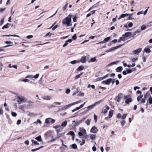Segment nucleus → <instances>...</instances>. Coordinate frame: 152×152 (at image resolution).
Listing matches in <instances>:
<instances>
[{"mask_svg": "<svg viewBox=\"0 0 152 152\" xmlns=\"http://www.w3.org/2000/svg\"><path fill=\"white\" fill-rule=\"evenodd\" d=\"M118 62V61H117V62H112L111 63L109 64H108V66H111L112 65L116 64V62Z\"/></svg>", "mask_w": 152, "mask_h": 152, "instance_id": "54", "label": "nucleus"}, {"mask_svg": "<svg viewBox=\"0 0 152 152\" xmlns=\"http://www.w3.org/2000/svg\"><path fill=\"white\" fill-rule=\"evenodd\" d=\"M4 18L2 19L0 22V26H1L4 23Z\"/></svg>", "mask_w": 152, "mask_h": 152, "instance_id": "50", "label": "nucleus"}, {"mask_svg": "<svg viewBox=\"0 0 152 152\" xmlns=\"http://www.w3.org/2000/svg\"><path fill=\"white\" fill-rule=\"evenodd\" d=\"M26 78L27 79H32L33 78V75H28L26 77Z\"/></svg>", "mask_w": 152, "mask_h": 152, "instance_id": "40", "label": "nucleus"}, {"mask_svg": "<svg viewBox=\"0 0 152 152\" xmlns=\"http://www.w3.org/2000/svg\"><path fill=\"white\" fill-rule=\"evenodd\" d=\"M144 51L147 53H149L151 52V50L149 48H145L144 49Z\"/></svg>", "mask_w": 152, "mask_h": 152, "instance_id": "23", "label": "nucleus"}, {"mask_svg": "<svg viewBox=\"0 0 152 152\" xmlns=\"http://www.w3.org/2000/svg\"><path fill=\"white\" fill-rule=\"evenodd\" d=\"M81 102V101H77L76 102H74V103H71V104L72 105V106H73L74 105H75V104H77L78 103H80V102Z\"/></svg>", "mask_w": 152, "mask_h": 152, "instance_id": "46", "label": "nucleus"}, {"mask_svg": "<svg viewBox=\"0 0 152 152\" xmlns=\"http://www.w3.org/2000/svg\"><path fill=\"white\" fill-rule=\"evenodd\" d=\"M50 119H51L50 118H46L45 120V123L46 124H50Z\"/></svg>", "mask_w": 152, "mask_h": 152, "instance_id": "21", "label": "nucleus"}, {"mask_svg": "<svg viewBox=\"0 0 152 152\" xmlns=\"http://www.w3.org/2000/svg\"><path fill=\"white\" fill-rule=\"evenodd\" d=\"M80 131H81L82 133L84 135L86 134V130L84 129H82L81 130H80Z\"/></svg>", "mask_w": 152, "mask_h": 152, "instance_id": "35", "label": "nucleus"}, {"mask_svg": "<svg viewBox=\"0 0 152 152\" xmlns=\"http://www.w3.org/2000/svg\"><path fill=\"white\" fill-rule=\"evenodd\" d=\"M124 98L126 99L125 102L126 104H129V102L132 101V99L130 98L129 95L125 96Z\"/></svg>", "mask_w": 152, "mask_h": 152, "instance_id": "3", "label": "nucleus"}, {"mask_svg": "<svg viewBox=\"0 0 152 152\" xmlns=\"http://www.w3.org/2000/svg\"><path fill=\"white\" fill-rule=\"evenodd\" d=\"M85 119V118H83L82 119L75 121H73V122L75 123V124H73V125L75 126H76L80 124Z\"/></svg>", "mask_w": 152, "mask_h": 152, "instance_id": "7", "label": "nucleus"}, {"mask_svg": "<svg viewBox=\"0 0 152 152\" xmlns=\"http://www.w3.org/2000/svg\"><path fill=\"white\" fill-rule=\"evenodd\" d=\"M102 100H99V101L95 102L93 104L94 105V106H95L96 105L99 104L101 102H102Z\"/></svg>", "mask_w": 152, "mask_h": 152, "instance_id": "29", "label": "nucleus"}, {"mask_svg": "<svg viewBox=\"0 0 152 152\" xmlns=\"http://www.w3.org/2000/svg\"><path fill=\"white\" fill-rule=\"evenodd\" d=\"M91 120L89 119H87L85 121V123L87 125L89 126L90 124V122Z\"/></svg>", "mask_w": 152, "mask_h": 152, "instance_id": "33", "label": "nucleus"}, {"mask_svg": "<svg viewBox=\"0 0 152 152\" xmlns=\"http://www.w3.org/2000/svg\"><path fill=\"white\" fill-rule=\"evenodd\" d=\"M72 39L73 40H75L77 38V36L76 35V34H74L72 37Z\"/></svg>", "mask_w": 152, "mask_h": 152, "instance_id": "49", "label": "nucleus"}, {"mask_svg": "<svg viewBox=\"0 0 152 152\" xmlns=\"http://www.w3.org/2000/svg\"><path fill=\"white\" fill-rule=\"evenodd\" d=\"M29 80H28L26 78V79H24L22 80H21V81H23V82H24L26 83V82H28Z\"/></svg>", "mask_w": 152, "mask_h": 152, "instance_id": "47", "label": "nucleus"}, {"mask_svg": "<svg viewBox=\"0 0 152 152\" xmlns=\"http://www.w3.org/2000/svg\"><path fill=\"white\" fill-rule=\"evenodd\" d=\"M129 16L128 17V19L129 20H134V18H133L132 17V16L133 15V14H129Z\"/></svg>", "mask_w": 152, "mask_h": 152, "instance_id": "28", "label": "nucleus"}, {"mask_svg": "<svg viewBox=\"0 0 152 152\" xmlns=\"http://www.w3.org/2000/svg\"><path fill=\"white\" fill-rule=\"evenodd\" d=\"M90 138L92 140H94L95 139L96 137V134H90Z\"/></svg>", "mask_w": 152, "mask_h": 152, "instance_id": "16", "label": "nucleus"}, {"mask_svg": "<svg viewBox=\"0 0 152 152\" xmlns=\"http://www.w3.org/2000/svg\"><path fill=\"white\" fill-rule=\"evenodd\" d=\"M17 99L18 100H17V102L19 104H20L22 102H25L26 101L25 97L23 96H18Z\"/></svg>", "mask_w": 152, "mask_h": 152, "instance_id": "2", "label": "nucleus"}, {"mask_svg": "<svg viewBox=\"0 0 152 152\" xmlns=\"http://www.w3.org/2000/svg\"><path fill=\"white\" fill-rule=\"evenodd\" d=\"M145 99H144V98L142 99L140 102L141 103H145Z\"/></svg>", "mask_w": 152, "mask_h": 152, "instance_id": "62", "label": "nucleus"}, {"mask_svg": "<svg viewBox=\"0 0 152 152\" xmlns=\"http://www.w3.org/2000/svg\"><path fill=\"white\" fill-rule=\"evenodd\" d=\"M112 79L109 78L107 80L103 81L102 82V83L104 84L107 85H109L111 83Z\"/></svg>", "mask_w": 152, "mask_h": 152, "instance_id": "5", "label": "nucleus"}, {"mask_svg": "<svg viewBox=\"0 0 152 152\" xmlns=\"http://www.w3.org/2000/svg\"><path fill=\"white\" fill-rule=\"evenodd\" d=\"M72 15L69 14L67 16L63 19L62 23L64 26L66 25V26H71L72 25L71 18Z\"/></svg>", "mask_w": 152, "mask_h": 152, "instance_id": "1", "label": "nucleus"}, {"mask_svg": "<svg viewBox=\"0 0 152 152\" xmlns=\"http://www.w3.org/2000/svg\"><path fill=\"white\" fill-rule=\"evenodd\" d=\"M37 123H38L39 124H41L42 123L41 121L39 119H38L37 122H34V124H37Z\"/></svg>", "mask_w": 152, "mask_h": 152, "instance_id": "44", "label": "nucleus"}, {"mask_svg": "<svg viewBox=\"0 0 152 152\" xmlns=\"http://www.w3.org/2000/svg\"><path fill=\"white\" fill-rule=\"evenodd\" d=\"M72 106L71 104H69L67 105L64 106L62 108V110H64L66 109L68 107H70Z\"/></svg>", "mask_w": 152, "mask_h": 152, "instance_id": "18", "label": "nucleus"}, {"mask_svg": "<svg viewBox=\"0 0 152 152\" xmlns=\"http://www.w3.org/2000/svg\"><path fill=\"white\" fill-rule=\"evenodd\" d=\"M50 121L52 124H54L55 122V120L54 119H53L51 118V119H50Z\"/></svg>", "mask_w": 152, "mask_h": 152, "instance_id": "55", "label": "nucleus"}, {"mask_svg": "<svg viewBox=\"0 0 152 152\" xmlns=\"http://www.w3.org/2000/svg\"><path fill=\"white\" fill-rule=\"evenodd\" d=\"M98 131V129L97 127L95 126H94L91 128L90 130V132L94 133H96Z\"/></svg>", "mask_w": 152, "mask_h": 152, "instance_id": "8", "label": "nucleus"}, {"mask_svg": "<svg viewBox=\"0 0 152 152\" xmlns=\"http://www.w3.org/2000/svg\"><path fill=\"white\" fill-rule=\"evenodd\" d=\"M132 35V33L131 32H126L124 35H123L122 36H125L126 37H128Z\"/></svg>", "mask_w": 152, "mask_h": 152, "instance_id": "13", "label": "nucleus"}, {"mask_svg": "<svg viewBox=\"0 0 152 152\" xmlns=\"http://www.w3.org/2000/svg\"><path fill=\"white\" fill-rule=\"evenodd\" d=\"M98 3H97L94 5L92 7V9H93V8H95L98 5Z\"/></svg>", "mask_w": 152, "mask_h": 152, "instance_id": "57", "label": "nucleus"}, {"mask_svg": "<svg viewBox=\"0 0 152 152\" xmlns=\"http://www.w3.org/2000/svg\"><path fill=\"white\" fill-rule=\"evenodd\" d=\"M150 96H150V94L148 92H147L144 95V99H146L147 98H149Z\"/></svg>", "mask_w": 152, "mask_h": 152, "instance_id": "17", "label": "nucleus"}, {"mask_svg": "<svg viewBox=\"0 0 152 152\" xmlns=\"http://www.w3.org/2000/svg\"><path fill=\"white\" fill-rule=\"evenodd\" d=\"M35 139L39 142L41 141H42V139L41 136H39L38 137H36Z\"/></svg>", "mask_w": 152, "mask_h": 152, "instance_id": "27", "label": "nucleus"}, {"mask_svg": "<svg viewBox=\"0 0 152 152\" xmlns=\"http://www.w3.org/2000/svg\"><path fill=\"white\" fill-rule=\"evenodd\" d=\"M28 116L31 117H34L36 116V115L34 113L29 112L28 114Z\"/></svg>", "mask_w": 152, "mask_h": 152, "instance_id": "15", "label": "nucleus"}, {"mask_svg": "<svg viewBox=\"0 0 152 152\" xmlns=\"http://www.w3.org/2000/svg\"><path fill=\"white\" fill-rule=\"evenodd\" d=\"M84 68V67L83 66H80L77 68V70L78 71H80L83 70Z\"/></svg>", "mask_w": 152, "mask_h": 152, "instance_id": "20", "label": "nucleus"}, {"mask_svg": "<svg viewBox=\"0 0 152 152\" xmlns=\"http://www.w3.org/2000/svg\"><path fill=\"white\" fill-rule=\"evenodd\" d=\"M113 113V110H111L110 111L109 113V118H111L112 117Z\"/></svg>", "mask_w": 152, "mask_h": 152, "instance_id": "22", "label": "nucleus"}, {"mask_svg": "<svg viewBox=\"0 0 152 152\" xmlns=\"http://www.w3.org/2000/svg\"><path fill=\"white\" fill-rule=\"evenodd\" d=\"M103 80V77H100L96 79V80L97 81L101 80Z\"/></svg>", "mask_w": 152, "mask_h": 152, "instance_id": "53", "label": "nucleus"}, {"mask_svg": "<svg viewBox=\"0 0 152 152\" xmlns=\"http://www.w3.org/2000/svg\"><path fill=\"white\" fill-rule=\"evenodd\" d=\"M148 102L150 104H152V97L151 96H150L149 98Z\"/></svg>", "mask_w": 152, "mask_h": 152, "instance_id": "32", "label": "nucleus"}, {"mask_svg": "<svg viewBox=\"0 0 152 152\" xmlns=\"http://www.w3.org/2000/svg\"><path fill=\"white\" fill-rule=\"evenodd\" d=\"M11 114L14 117H16L17 115L16 113L13 112H12Z\"/></svg>", "mask_w": 152, "mask_h": 152, "instance_id": "51", "label": "nucleus"}, {"mask_svg": "<svg viewBox=\"0 0 152 152\" xmlns=\"http://www.w3.org/2000/svg\"><path fill=\"white\" fill-rule=\"evenodd\" d=\"M122 70V68L121 66H119L116 69V71L117 72H120Z\"/></svg>", "mask_w": 152, "mask_h": 152, "instance_id": "24", "label": "nucleus"}, {"mask_svg": "<svg viewBox=\"0 0 152 152\" xmlns=\"http://www.w3.org/2000/svg\"><path fill=\"white\" fill-rule=\"evenodd\" d=\"M67 121L66 120L64 121L61 124V126L62 127H65L66 126L67 124Z\"/></svg>", "mask_w": 152, "mask_h": 152, "instance_id": "19", "label": "nucleus"}, {"mask_svg": "<svg viewBox=\"0 0 152 152\" xmlns=\"http://www.w3.org/2000/svg\"><path fill=\"white\" fill-rule=\"evenodd\" d=\"M6 9V8H0V12H3Z\"/></svg>", "mask_w": 152, "mask_h": 152, "instance_id": "63", "label": "nucleus"}, {"mask_svg": "<svg viewBox=\"0 0 152 152\" xmlns=\"http://www.w3.org/2000/svg\"><path fill=\"white\" fill-rule=\"evenodd\" d=\"M143 96L142 95H141L137 97V101L138 102H139L140 100V99H141L143 97Z\"/></svg>", "mask_w": 152, "mask_h": 152, "instance_id": "36", "label": "nucleus"}, {"mask_svg": "<svg viewBox=\"0 0 152 152\" xmlns=\"http://www.w3.org/2000/svg\"><path fill=\"white\" fill-rule=\"evenodd\" d=\"M2 37H19V36L16 35H4L2 36Z\"/></svg>", "mask_w": 152, "mask_h": 152, "instance_id": "14", "label": "nucleus"}, {"mask_svg": "<svg viewBox=\"0 0 152 152\" xmlns=\"http://www.w3.org/2000/svg\"><path fill=\"white\" fill-rule=\"evenodd\" d=\"M69 134L71 135L72 136H74L75 135V133L73 131H71L67 133V135H68Z\"/></svg>", "mask_w": 152, "mask_h": 152, "instance_id": "31", "label": "nucleus"}, {"mask_svg": "<svg viewBox=\"0 0 152 152\" xmlns=\"http://www.w3.org/2000/svg\"><path fill=\"white\" fill-rule=\"evenodd\" d=\"M80 61L83 63H85L86 62V56H83L80 59Z\"/></svg>", "mask_w": 152, "mask_h": 152, "instance_id": "11", "label": "nucleus"}, {"mask_svg": "<svg viewBox=\"0 0 152 152\" xmlns=\"http://www.w3.org/2000/svg\"><path fill=\"white\" fill-rule=\"evenodd\" d=\"M110 109V107L107 105L105 106L103 109V110L102 111V113L103 114H105L107 112V110Z\"/></svg>", "mask_w": 152, "mask_h": 152, "instance_id": "6", "label": "nucleus"}, {"mask_svg": "<svg viewBox=\"0 0 152 152\" xmlns=\"http://www.w3.org/2000/svg\"><path fill=\"white\" fill-rule=\"evenodd\" d=\"M33 36L32 35H28L26 36V38L28 39L32 38L33 37Z\"/></svg>", "mask_w": 152, "mask_h": 152, "instance_id": "52", "label": "nucleus"}, {"mask_svg": "<svg viewBox=\"0 0 152 152\" xmlns=\"http://www.w3.org/2000/svg\"><path fill=\"white\" fill-rule=\"evenodd\" d=\"M42 98L43 99L46 100H50L51 99V98L50 96L48 95L42 96Z\"/></svg>", "mask_w": 152, "mask_h": 152, "instance_id": "9", "label": "nucleus"}, {"mask_svg": "<svg viewBox=\"0 0 152 152\" xmlns=\"http://www.w3.org/2000/svg\"><path fill=\"white\" fill-rule=\"evenodd\" d=\"M133 23H132V22L128 24V26L129 27H132L133 26Z\"/></svg>", "mask_w": 152, "mask_h": 152, "instance_id": "64", "label": "nucleus"}, {"mask_svg": "<svg viewBox=\"0 0 152 152\" xmlns=\"http://www.w3.org/2000/svg\"><path fill=\"white\" fill-rule=\"evenodd\" d=\"M122 45H120L119 46L112 48H111L110 49H109V50L105 51V52H107V53L111 52L113 51L114 50H115L119 48Z\"/></svg>", "mask_w": 152, "mask_h": 152, "instance_id": "4", "label": "nucleus"}, {"mask_svg": "<svg viewBox=\"0 0 152 152\" xmlns=\"http://www.w3.org/2000/svg\"><path fill=\"white\" fill-rule=\"evenodd\" d=\"M39 76V74H37L34 76H33V78H34V79H37L38 78Z\"/></svg>", "mask_w": 152, "mask_h": 152, "instance_id": "37", "label": "nucleus"}, {"mask_svg": "<svg viewBox=\"0 0 152 152\" xmlns=\"http://www.w3.org/2000/svg\"><path fill=\"white\" fill-rule=\"evenodd\" d=\"M127 114H124L122 116V117L121 118V119L122 120L125 119L126 118V117L127 116Z\"/></svg>", "mask_w": 152, "mask_h": 152, "instance_id": "41", "label": "nucleus"}, {"mask_svg": "<svg viewBox=\"0 0 152 152\" xmlns=\"http://www.w3.org/2000/svg\"><path fill=\"white\" fill-rule=\"evenodd\" d=\"M70 90L69 89H67L66 90V94H68L70 92Z\"/></svg>", "mask_w": 152, "mask_h": 152, "instance_id": "59", "label": "nucleus"}, {"mask_svg": "<svg viewBox=\"0 0 152 152\" xmlns=\"http://www.w3.org/2000/svg\"><path fill=\"white\" fill-rule=\"evenodd\" d=\"M31 142L32 143H34V145H38L39 144V143H38L37 141L34 140H32Z\"/></svg>", "mask_w": 152, "mask_h": 152, "instance_id": "34", "label": "nucleus"}, {"mask_svg": "<svg viewBox=\"0 0 152 152\" xmlns=\"http://www.w3.org/2000/svg\"><path fill=\"white\" fill-rule=\"evenodd\" d=\"M10 24L9 23H7L2 28V29H4L5 28L7 29L9 28L8 25Z\"/></svg>", "mask_w": 152, "mask_h": 152, "instance_id": "26", "label": "nucleus"}, {"mask_svg": "<svg viewBox=\"0 0 152 152\" xmlns=\"http://www.w3.org/2000/svg\"><path fill=\"white\" fill-rule=\"evenodd\" d=\"M126 71L127 74L130 73L132 72V70L129 69H127Z\"/></svg>", "mask_w": 152, "mask_h": 152, "instance_id": "60", "label": "nucleus"}, {"mask_svg": "<svg viewBox=\"0 0 152 152\" xmlns=\"http://www.w3.org/2000/svg\"><path fill=\"white\" fill-rule=\"evenodd\" d=\"M78 62L76 60H74L72 61H70L69 63L72 64H75L76 63H78Z\"/></svg>", "mask_w": 152, "mask_h": 152, "instance_id": "39", "label": "nucleus"}, {"mask_svg": "<svg viewBox=\"0 0 152 152\" xmlns=\"http://www.w3.org/2000/svg\"><path fill=\"white\" fill-rule=\"evenodd\" d=\"M146 26L145 25H142L141 27V29L142 30H144L146 28Z\"/></svg>", "mask_w": 152, "mask_h": 152, "instance_id": "43", "label": "nucleus"}, {"mask_svg": "<svg viewBox=\"0 0 152 152\" xmlns=\"http://www.w3.org/2000/svg\"><path fill=\"white\" fill-rule=\"evenodd\" d=\"M129 14H123L121 15V17L122 18H124L125 17L129 15Z\"/></svg>", "mask_w": 152, "mask_h": 152, "instance_id": "30", "label": "nucleus"}, {"mask_svg": "<svg viewBox=\"0 0 152 152\" xmlns=\"http://www.w3.org/2000/svg\"><path fill=\"white\" fill-rule=\"evenodd\" d=\"M58 25H55L54 27H53L52 28V30L53 31L55 30L56 28L58 27Z\"/></svg>", "mask_w": 152, "mask_h": 152, "instance_id": "58", "label": "nucleus"}, {"mask_svg": "<svg viewBox=\"0 0 152 152\" xmlns=\"http://www.w3.org/2000/svg\"><path fill=\"white\" fill-rule=\"evenodd\" d=\"M72 147L73 149H76L77 148V146L75 144H73L72 145Z\"/></svg>", "mask_w": 152, "mask_h": 152, "instance_id": "42", "label": "nucleus"}, {"mask_svg": "<svg viewBox=\"0 0 152 152\" xmlns=\"http://www.w3.org/2000/svg\"><path fill=\"white\" fill-rule=\"evenodd\" d=\"M121 123L122 126H123L125 124V121L124 120H123L121 122Z\"/></svg>", "mask_w": 152, "mask_h": 152, "instance_id": "48", "label": "nucleus"}, {"mask_svg": "<svg viewBox=\"0 0 152 152\" xmlns=\"http://www.w3.org/2000/svg\"><path fill=\"white\" fill-rule=\"evenodd\" d=\"M96 57H95L93 58H91L90 60L88 61V62L90 63V62H94L96 61H97L96 60Z\"/></svg>", "mask_w": 152, "mask_h": 152, "instance_id": "12", "label": "nucleus"}, {"mask_svg": "<svg viewBox=\"0 0 152 152\" xmlns=\"http://www.w3.org/2000/svg\"><path fill=\"white\" fill-rule=\"evenodd\" d=\"M110 37H108L105 38L104 40L105 42H108L110 39Z\"/></svg>", "mask_w": 152, "mask_h": 152, "instance_id": "45", "label": "nucleus"}, {"mask_svg": "<svg viewBox=\"0 0 152 152\" xmlns=\"http://www.w3.org/2000/svg\"><path fill=\"white\" fill-rule=\"evenodd\" d=\"M97 116L96 115H95V114H94V121H95V122H96V121H97Z\"/></svg>", "mask_w": 152, "mask_h": 152, "instance_id": "56", "label": "nucleus"}, {"mask_svg": "<svg viewBox=\"0 0 152 152\" xmlns=\"http://www.w3.org/2000/svg\"><path fill=\"white\" fill-rule=\"evenodd\" d=\"M137 60V58H133L132 60V62H135Z\"/></svg>", "mask_w": 152, "mask_h": 152, "instance_id": "61", "label": "nucleus"}, {"mask_svg": "<svg viewBox=\"0 0 152 152\" xmlns=\"http://www.w3.org/2000/svg\"><path fill=\"white\" fill-rule=\"evenodd\" d=\"M43 146H41V147H39L37 148H36V149H33L31 150V151L32 152L35 151H37L38 150H39L41 148H43Z\"/></svg>", "mask_w": 152, "mask_h": 152, "instance_id": "25", "label": "nucleus"}, {"mask_svg": "<svg viewBox=\"0 0 152 152\" xmlns=\"http://www.w3.org/2000/svg\"><path fill=\"white\" fill-rule=\"evenodd\" d=\"M142 49L141 48H139L138 49L133 51L132 53L134 54H137L140 53L142 51Z\"/></svg>", "mask_w": 152, "mask_h": 152, "instance_id": "10", "label": "nucleus"}, {"mask_svg": "<svg viewBox=\"0 0 152 152\" xmlns=\"http://www.w3.org/2000/svg\"><path fill=\"white\" fill-rule=\"evenodd\" d=\"M94 107H95L94 105V104H93L91 105L90 106H88L87 107V108L89 109H91L93 108Z\"/></svg>", "mask_w": 152, "mask_h": 152, "instance_id": "38", "label": "nucleus"}]
</instances>
